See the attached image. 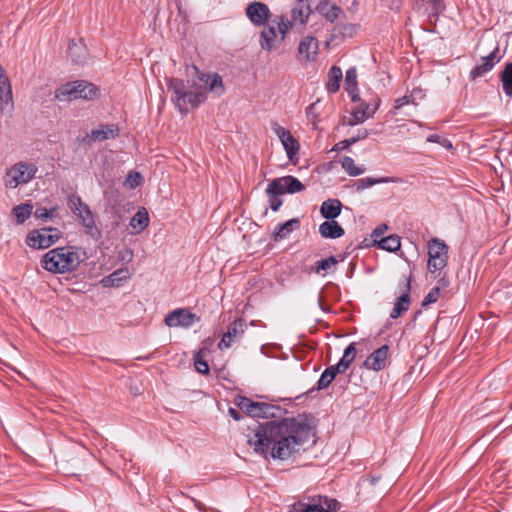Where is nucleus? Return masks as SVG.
Instances as JSON below:
<instances>
[{"label":"nucleus","instance_id":"obj_1","mask_svg":"<svg viewBox=\"0 0 512 512\" xmlns=\"http://www.w3.org/2000/svg\"><path fill=\"white\" fill-rule=\"evenodd\" d=\"M314 436L307 419L299 415L259 424L248 443L256 453L284 461L306 451L315 443Z\"/></svg>","mask_w":512,"mask_h":512},{"label":"nucleus","instance_id":"obj_2","mask_svg":"<svg viewBox=\"0 0 512 512\" xmlns=\"http://www.w3.org/2000/svg\"><path fill=\"white\" fill-rule=\"evenodd\" d=\"M82 259L75 246H63L49 250L41 259L44 270L54 274H64L77 269Z\"/></svg>","mask_w":512,"mask_h":512},{"label":"nucleus","instance_id":"obj_3","mask_svg":"<svg viewBox=\"0 0 512 512\" xmlns=\"http://www.w3.org/2000/svg\"><path fill=\"white\" fill-rule=\"evenodd\" d=\"M168 90L172 92V101L182 114H187L190 110L198 107L206 99V92L198 89L194 92L186 90L183 80L172 78L169 80Z\"/></svg>","mask_w":512,"mask_h":512},{"label":"nucleus","instance_id":"obj_4","mask_svg":"<svg viewBox=\"0 0 512 512\" xmlns=\"http://www.w3.org/2000/svg\"><path fill=\"white\" fill-rule=\"evenodd\" d=\"M67 205L71 212L79 219L85 234L93 240H100L102 232L96 224L95 215L81 197L77 194L68 195Z\"/></svg>","mask_w":512,"mask_h":512},{"label":"nucleus","instance_id":"obj_5","mask_svg":"<svg viewBox=\"0 0 512 512\" xmlns=\"http://www.w3.org/2000/svg\"><path fill=\"white\" fill-rule=\"evenodd\" d=\"M98 88L91 82L76 80L62 84L55 90V99L70 102L77 99L93 100L98 96Z\"/></svg>","mask_w":512,"mask_h":512},{"label":"nucleus","instance_id":"obj_6","mask_svg":"<svg viewBox=\"0 0 512 512\" xmlns=\"http://www.w3.org/2000/svg\"><path fill=\"white\" fill-rule=\"evenodd\" d=\"M234 404L252 418H275L282 412V408L278 405L256 402L242 395L234 398Z\"/></svg>","mask_w":512,"mask_h":512},{"label":"nucleus","instance_id":"obj_7","mask_svg":"<svg viewBox=\"0 0 512 512\" xmlns=\"http://www.w3.org/2000/svg\"><path fill=\"white\" fill-rule=\"evenodd\" d=\"M340 502L324 495L308 496L294 503L290 512H338Z\"/></svg>","mask_w":512,"mask_h":512},{"label":"nucleus","instance_id":"obj_8","mask_svg":"<svg viewBox=\"0 0 512 512\" xmlns=\"http://www.w3.org/2000/svg\"><path fill=\"white\" fill-rule=\"evenodd\" d=\"M37 170L33 163L18 162L6 171L5 186L14 189L20 184H26L35 177Z\"/></svg>","mask_w":512,"mask_h":512},{"label":"nucleus","instance_id":"obj_9","mask_svg":"<svg viewBox=\"0 0 512 512\" xmlns=\"http://www.w3.org/2000/svg\"><path fill=\"white\" fill-rule=\"evenodd\" d=\"M62 237V232L55 227H44L30 231L25 239L27 246L33 249H46Z\"/></svg>","mask_w":512,"mask_h":512},{"label":"nucleus","instance_id":"obj_10","mask_svg":"<svg viewBox=\"0 0 512 512\" xmlns=\"http://www.w3.org/2000/svg\"><path fill=\"white\" fill-rule=\"evenodd\" d=\"M448 249L447 244L439 238L434 237L428 242L427 266L431 273L442 271L447 266Z\"/></svg>","mask_w":512,"mask_h":512},{"label":"nucleus","instance_id":"obj_11","mask_svg":"<svg viewBox=\"0 0 512 512\" xmlns=\"http://www.w3.org/2000/svg\"><path fill=\"white\" fill-rule=\"evenodd\" d=\"M381 100L376 94H371L368 99H363L359 106L351 113V118L347 121V125L355 126L361 124L367 119L373 117L380 106Z\"/></svg>","mask_w":512,"mask_h":512},{"label":"nucleus","instance_id":"obj_12","mask_svg":"<svg viewBox=\"0 0 512 512\" xmlns=\"http://www.w3.org/2000/svg\"><path fill=\"white\" fill-rule=\"evenodd\" d=\"M120 129L116 124L100 125L99 128L91 130L86 134L81 142L86 146H91L94 142H102L108 139H115L119 136Z\"/></svg>","mask_w":512,"mask_h":512},{"label":"nucleus","instance_id":"obj_13","mask_svg":"<svg viewBox=\"0 0 512 512\" xmlns=\"http://www.w3.org/2000/svg\"><path fill=\"white\" fill-rule=\"evenodd\" d=\"M198 321L199 317L185 308H177L169 312L164 319V323L168 327L188 328Z\"/></svg>","mask_w":512,"mask_h":512},{"label":"nucleus","instance_id":"obj_14","mask_svg":"<svg viewBox=\"0 0 512 512\" xmlns=\"http://www.w3.org/2000/svg\"><path fill=\"white\" fill-rule=\"evenodd\" d=\"M499 55V46L497 45L489 55L481 58V63L477 64L469 73V78L474 81L490 72L494 66L501 60Z\"/></svg>","mask_w":512,"mask_h":512},{"label":"nucleus","instance_id":"obj_15","mask_svg":"<svg viewBox=\"0 0 512 512\" xmlns=\"http://www.w3.org/2000/svg\"><path fill=\"white\" fill-rule=\"evenodd\" d=\"M246 329V322L244 319L239 318L232 322L227 329V332L223 334L222 339L218 343L220 350L228 349L232 344L239 340Z\"/></svg>","mask_w":512,"mask_h":512},{"label":"nucleus","instance_id":"obj_16","mask_svg":"<svg viewBox=\"0 0 512 512\" xmlns=\"http://www.w3.org/2000/svg\"><path fill=\"white\" fill-rule=\"evenodd\" d=\"M186 72L189 77H196L198 79L201 83L200 88L204 87V91L206 89L213 91L216 87H222V79L217 74L211 77L208 74L202 73L195 65L187 66ZM193 83L196 84L195 79H193Z\"/></svg>","mask_w":512,"mask_h":512},{"label":"nucleus","instance_id":"obj_17","mask_svg":"<svg viewBox=\"0 0 512 512\" xmlns=\"http://www.w3.org/2000/svg\"><path fill=\"white\" fill-rule=\"evenodd\" d=\"M273 130L280 139L286 151L287 157L292 160L299 151L298 141L294 138L289 130H286L284 127L278 125L277 123L273 125Z\"/></svg>","mask_w":512,"mask_h":512},{"label":"nucleus","instance_id":"obj_18","mask_svg":"<svg viewBox=\"0 0 512 512\" xmlns=\"http://www.w3.org/2000/svg\"><path fill=\"white\" fill-rule=\"evenodd\" d=\"M246 15L255 26H263L269 19L271 13L266 4L254 1L248 4Z\"/></svg>","mask_w":512,"mask_h":512},{"label":"nucleus","instance_id":"obj_19","mask_svg":"<svg viewBox=\"0 0 512 512\" xmlns=\"http://www.w3.org/2000/svg\"><path fill=\"white\" fill-rule=\"evenodd\" d=\"M270 183L272 184V187L278 189L282 195L285 193L294 194L305 189V186L301 181L290 175L275 178Z\"/></svg>","mask_w":512,"mask_h":512},{"label":"nucleus","instance_id":"obj_20","mask_svg":"<svg viewBox=\"0 0 512 512\" xmlns=\"http://www.w3.org/2000/svg\"><path fill=\"white\" fill-rule=\"evenodd\" d=\"M388 350V345H383L376 349L365 359L364 367L373 371L383 370L386 366Z\"/></svg>","mask_w":512,"mask_h":512},{"label":"nucleus","instance_id":"obj_21","mask_svg":"<svg viewBox=\"0 0 512 512\" xmlns=\"http://www.w3.org/2000/svg\"><path fill=\"white\" fill-rule=\"evenodd\" d=\"M410 289L411 282L410 279H407L404 284V291L402 295L397 298V301L394 304V307L390 313V317L392 319H397L404 312H406L410 307Z\"/></svg>","mask_w":512,"mask_h":512},{"label":"nucleus","instance_id":"obj_22","mask_svg":"<svg viewBox=\"0 0 512 512\" xmlns=\"http://www.w3.org/2000/svg\"><path fill=\"white\" fill-rule=\"evenodd\" d=\"M0 104L2 112H11L13 109V93L8 76L0 78Z\"/></svg>","mask_w":512,"mask_h":512},{"label":"nucleus","instance_id":"obj_23","mask_svg":"<svg viewBox=\"0 0 512 512\" xmlns=\"http://www.w3.org/2000/svg\"><path fill=\"white\" fill-rule=\"evenodd\" d=\"M318 52V40L312 36L304 37L298 46V53L304 57L306 61H312Z\"/></svg>","mask_w":512,"mask_h":512},{"label":"nucleus","instance_id":"obj_24","mask_svg":"<svg viewBox=\"0 0 512 512\" xmlns=\"http://www.w3.org/2000/svg\"><path fill=\"white\" fill-rule=\"evenodd\" d=\"M311 8L307 0H298L291 10L292 22L304 25L307 23Z\"/></svg>","mask_w":512,"mask_h":512},{"label":"nucleus","instance_id":"obj_25","mask_svg":"<svg viewBox=\"0 0 512 512\" xmlns=\"http://www.w3.org/2000/svg\"><path fill=\"white\" fill-rule=\"evenodd\" d=\"M319 233L327 239H337L345 234L344 229L335 220H327L320 224Z\"/></svg>","mask_w":512,"mask_h":512},{"label":"nucleus","instance_id":"obj_26","mask_svg":"<svg viewBox=\"0 0 512 512\" xmlns=\"http://www.w3.org/2000/svg\"><path fill=\"white\" fill-rule=\"evenodd\" d=\"M342 207L343 205L340 200L328 199L321 204L320 213L323 218L334 220L340 215Z\"/></svg>","mask_w":512,"mask_h":512},{"label":"nucleus","instance_id":"obj_27","mask_svg":"<svg viewBox=\"0 0 512 512\" xmlns=\"http://www.w3.org/2000/svg\"><path fill=\"white\" fill-rule=\"evenodd\" d=\"M300 227V221L298 218H293L285 223L278 224L272 234L275 241L286 238L290 233Z\"/></svg>","mask_w":512,"mask_h":512},{"label":"nucleus","instance_id":"obj_28","mask_svg":"<svg viewBox=\"0 0 512 512\" xmlns=\"http://www.w3.org/2000/svg\"><path fill=\"white\" fill-rule=\"evenodd\" d=\"M276 40L277 32L274 25H268L262 30L260 34V46L263 50L271 51L275 47Z\"/></svg>","mask_w":512,"mask_h":512},{"label":"nucleus","instance_id":"obj_29","mask_svg":"<svg viewBox=\"0 0 512 512\" xmlns=\"http://www.w3.org/2000/svg\"><path fill=\"white\" fill-rule=\"evenodd\" d=\"M499 79L502 85V90L505 96L512 97V61L504 65L502 71L499 73Z\"/></svg>","mask_w":512,"mask_h":512},{"label":"nucleus","instance_id":"obj_30","mask_svg":"<svg viewBox=\"0 0 512 512\" xmlns=\"http://www.w3.org/2000/svg\"><path fill=\"white\" fill-rule=\"evenodd\" d=\"M342 70L338 66H332L328 72V81L326 89L329 93H336L340 89V82L342 80Z\"/></svg>","mask_w":512,"mask_h":512},{"label":"nucleus","instance_id":"obj_31","mask_svg":"<svg viewBox=\"0 0 512 512\" xmlns=\"http://www.w3.org/2000/svg\"><path fill=\"white\" fill-rule=\"evenodd\" d=\"M400 181L399 178L396 177H379V178H373V177H364L356 181L355 185L357 187V190H363L369 187H372L376 184H382V183H398Z\"/></svg>","mask_w":512,"mask_h":512},{"label":"nucleus","instance_id":"obj_32","mask_svg":"<svg viewBox=\"0 0 512 512\" xmlns=\"http://www.w3.org/2000/svg\"><path fill=\"white\" fill-rule=\"evenodd\" d=\"M316 10L319 14L324 16L328 21L333 22L341 13V8L330 4L329 1H321L317 7Z\"/></svg>","mask_w":512,"mask_h":512},{"label":"nucleus","instance_id":"obj_33","mask_svg":"<svg viewBox=\"0 0 512 512\" xmlns=\"http://www.w3.org/2000/svg\"><path fill=\"white\" fill-rule=\"evenodd\" d=\"M129 277L128 269H118L104 277L102 283L105 287H119L122 281L127 280Z\"/></svg>","mask_w":512,"mask_h":512},{"label":"nucleus","instance_id":"obj_34","mask_svg":"<svg viewBox=\"0 0 512 512\" xmlns=\"http://www.w3.org/2000/svg\"><path fill=\"white\" fill-rule=\"evenodd\" d=\"M149 225V215L145 208L139 209L131 218L130 226L138 228V232L144 230Z\"/></svg>","mask_w":512,"mask_h":512},{"label":"nucleus","instance_id":"obj_35","mask_svg":"<svg viewBox=\"0 0 512 512\" xmlns=\"http://www.w3.org/2000/svg\"><path fill=\"white\" fill-rule=\"evenodd\" d=\"M33 205L30 203H21L13 208V214L16 217L17 224H23L32 214Z\"/></svg>","mask_w":512,"mask_h":512},{"label":"nucleus","instance_id":"obj_36","mask_svg":"<svg viewBox=\"0 0 512 512\" xmlns=\"http://www.w3.org/2000/svg\"><path fill=\"white\" fill-rule=\"evenodd\" d=\"M378 246L383 250L396 252L401 247L400 237L396 234L384 237L379 241Z\"/></svg>","mask_w":512,"mask_h":512},{"label":"nucleus","instance_id":"obj_37","mask_svg":"<svg viewBox=\"0 0 512 512\" xmlns=\"http://www.w3.org/2000/svg\"><path fill=\"white\" fill-rule=\"evenodd\" d=\"M342 168L348 173V175L356 177L363 174L366 171L365 167H358L355 165L353 158L344 156L340 160Z\"/></svg>","mask_w":512,"mask_h":512},{"label":"nucleus","instance_id":"obj_38","mask_svg":"<svg viewBox=\"0 0 512 512\" xmlns=\"http://www.w3.org/2000/svg\"><path fill=\"white\" fill-rule=\"evenodd\" d=\"M208 353L207 348H202L194 355V367L197 370V372L201 374H208L209 373V365L207 361L205 360V356Z\"/></svg>","mask_w":512,"mask_h":512},{"label":"nucleus","instance_id":"obj_39","mask_svg":"<svg viewBox=\"0 0 512 512\" xmlns=\"http://www.w3.org/2000/svg\"><path fill=\"white\" fill-rule=\"evenodd\" d=\"M266 194L269 198L270 208L274 212H277L283 203L282 199L280 198L282 194L278 189L273 188L271 183L267 185Z\"/></svg>","mask_w":512,"mask_h":512},{"label":"nucleus","instance_id":"obj_40","mask_svg":"<svg viewBox=\"0 0 512 512\" xmlns=\"http://www.w3.org/2000/svg\"><path fill=\"white\" fill-rule=\"evenodd\" d=\"M337 372L335 369L330 365L328 366L321 374L318 382H317V390H323L326 389L331 382L335 379L337 376Z\"/></svg>","mask_w":512,"mask_h":512},{"label":"nucleus","instance_id":"obj_41","mask_svg":"<svg viewBox=\"0 0 512 512\" xmlns=\"http://www.w3.org/2000/svg\"><path fill=\"white\" fill-rule=\"evenodd\" d=\"M338 260L335 256L331 255L325 259L319 260L315 263V266L312 268V270L316 274L325 275L326 271L330 269L332 266L337 265Z\"/></svg>","mask_w":512,"mask_h":512},{"label":"nucleus","instance_id":"obj_42","mask_svg":"<svg viewBox=\"0 0 512 512\" xmlns=\"http://www.w3.org/2000/svg\"><path fill=\"white\" fill-rule=\"evenodd\" d=\"M293 23L294 22L287 20L286 17L283 15L278 16L276 19L272 21V25H274L277 28L278 32L281 34V41H284L285 36L289 29L292 27Z\"/></svg>","mask_w":512,"mask_h":512},{"label":"nucleus","instance_id":"obj_43","mask_svg":"<svg viewBox=\"0 0 512 512\" xmlns=\"http://www.w3.org/2000/svg\"><path fill=\"white\" fill-rule=\"evenodd\" d=\"M416 93H421L420 88H415L412 90L410 95H404L400 98H397L394 102V111L400 110L403 106L408 104L416 105Z\"/></svg>","mask_w":512,"mask_h":512},{"label":"nucleus","instance_id":"obj_44","mask_svg":"<svg viewBox=\"0 0 512 512\" xmlns=\"http://www.w3.org/2000/svg\"><path fill=\"white\" fill-rule=\"evenodd\" d=\"M57 214H58L57 206H55L51 209H47L45 207H38V208H36V210L34 212V216L37 219H40L42 221H46L48 219H53V218L57 217Z\"/></svg>","mask_w":512,"mask_h":512},{"label":"nucleus","instance_id":"obj_45","mask_svg":"<svg viewBox=\"0 0 512 512\" xmlns=\"http://www.w3.org/2000/svg\"><path fill=\"white\" fill-rule=\"evenodd\" d=\"M426 141L429 143H437L447 150L453 149L452 142L448 138H446L445 136H442V135L430 134L427 136Z\"/></svg>","mask_w":512,"mask_h":512},{"label":"nucleus","instance_id":"obj_46","mask_svg":"<svg viewBox=\"0 0 512 512\" xmlns=\"http://www.w3.org/2000/svg\"><path fill=\"white\" fill-rule=\"evenodd\" d=\"M318 103H319V100L310 104L306 109L307 118L311 122L313 129L318 128V122L320 121L319 115L317 113Z\"/></svg>","mask_w":512,"mask_h":512},{"label":"nucleus","instance_id":"obj_47","mask_svg":"<svg viewBox=\"0 0 512 512\" xmlns=\"http://www.w3.org/2000/svg\"><path fill=\"white\" fill-rule=\"evenodd\" d=\"M440 297V286L432 288L422 301V306L427 307L435 303Z\"/></svg>","mask_w":512,"mask_h":512},{"label":"nucleus","instance_id":"obj_48","mask_svg":"<svg viewBox=\"0 0 512 512\" xmlns=\"http://www.w3.org/2000/svg\"><path fill=\"white\" fill-rule=\"evenodd\" d=\"M142 182V176L138 172L130 171L126 177L125 184L134 189Z\"/></svg>","mask_w":512,"mask_h":512},{"label":"nucleus","instance_id":"obj_49","mask_svg":"<svg viewBox=\"0 0 512 512\" xmlns=\"http://www.w3.org/2000/svg\"><path fill=\"white\" fill-rule=\"evenodd\" d=\"M357 85V70L355 67H350L345 74V88Z\"/></svg>","mask_w":512,"mask_h":512},{"label":"nucleus","instance_id":"obj_50","mask_svg":"<svg viewBox=\"0 0 512 512\" xmlns=\"http://www.w3.org/2000/svg\"><path fill=\"white\" fill-rule=\"evenodd\" d=\"M352 362V360H349L346 356L343 355L337 364L331 366L335 369V371L338 374H341L347 371Z\"/></svg>","mask_w":512,"mask_h":512},{"label":"nucleus","instance_id":"obj_51","mask_svg":"<svg viewBox=\"0 0 512 512\" xmlns=\"http://www.w3.org/2000/svg\"><path fill=\"white\" fill-rule=\"evenodd\" d=\"M345 90L348 93V95L350 96L352 102L360 103L361 101H363V99H361L360 95H359L358 85L352 86V87H346Z\"/></svg>","mask_w":512,"mask_h":512},{"label":"nucleus","instance_id":"obj_52","mask_svg":"<svg viewBox=\"0 0 512 512\" xmlns=\"http://www.w3.org/2000/svg\"><path fill=\"white\" fill-rule=\"evenodd\" d=\"M345 90L348 93V95L350 96L352 102L360 103L361 101H363V99H361L360 95H359L358 85L352 86V87H346Z\"/></svg>","mask_w":512,"mask_h":512},{"label":"nucleus","instance_id":"obj_53","mask_svg":"<svg viewBox=\"0 0 512 512\" xmlns=\"http://www.w3.org/2000/svg\"><path fill=\"white\" fill-rule=\"evenodd\" d=\"M357 354L356 344L354 342L350 343L344 350V356H346L349 360H354Z\"/></svg>","mask_w":512,"mask_h":512},{"label":"nucleus","instance_id":"obj_54","mask_svg":"<svg viewBox=\"0 0 512 512\" xmlns=\"http://www.w3.org/2000/svg\"><path fill=\"white\" fill-rule=\"evenodd\" d=\"M353 144H354V143H353V140H352V139H351V137H350V138H348V139H344V140H342V141L338 142V143L334 146L333 150H336V151H340V150H347V149H349V148H350V146H351V145H353Z\"/></svg>","mask_w":512,"mask_h":512},{"label":"nucleus","instance_id":"obj_55","mask_svg":"<svg viewBox=\"0 0 512 512\" xmlns=\"http://www.w3.org/2000/svg\"><path fill=\"white\" fill-rule=\"evenodd\" d=\"M368 135H369L368 130L366 128H361V129L357 130L356 135L351 136V139L353 140V143L355 144L356 142H358L360 140L366 139L368 137Z\"/></svg>","mask_w":512,"mask_h":512},{"label":"nucleus","instance_id":"obj_56","mask_svg":"<svg viewBox=\"0 0 512 512\" xmlns=\"http://www.w3.org/2000/svg\"><path fill=\"white\" fill-rule=\"evenodd\" d=\"M228 414L230 415V417H232V418H233L234 420H236V421H239V420H241V419H242V415H241V414H240V412H239L237 409H235V408L230 407V408L228 409Z\"/></svg>","mask_w":512,"mask_h":512},{"label":"nucleus","instance_id":"obj_57","mask_svg":"<svg viewBox=\"0 0 512 512\" xmlns=\"http://www.w3.org/2000/svg\"><path fill=\"white\" fill-rule=\"evenodd\" d=\"M387 229V226L386 225H383L382 227L379 226L377 228H375V230L373 231V235H376V236H379L383 233L384 230Z\"/></svg>","mask_w":512,"mask_h":512},{"label":"nucleus","instance_id":"obj_58","mask_svg":"<svg viewBox=\"0 0 512 512\" xmlns=\"http://www.w3.org/2000/svg\"><path fill=\"white\" fill-rule=\"evenodd\" d=\"M193 500V503L194 505L196 506V508L200 511H205V506L203 503H201L200 501L196 500V499H192Z\"/></svg>","mask_w":512,"mask_h":512},{"label":"nucleus","instance_id":"obj_59","mask_svg":"<svg viewBox=\"0 0 512 512\" xmlns=\"http://www.w3.org/2000/svg\"><path fill=\"white\" fill-rule=\"evenodd\" d=\"M75 47H76V44L74 42L69 44V55L71 57H72V53H73V50H74Z\"/></svg>","mask_w":512,"mask_h":512},{"label":"nucleus","instance_id":"obj_60","mask_svg":"<svg viewBox=\"0 0 512 512\" xmlns=\"http://www.w3.org/2000/svg\"><path fill=\"white\" fill-rule=\"evenodd\" d=\"M7 76L2 65L0 64V78Z\"/></svg>","mask_w":512,"mask_h":512},{"label":"nucleus","instance_id":"obj_61","mask_svg":"<svg viewBox=\"0 0 512 512\" xmlns=\"http://www.w3.org/2000/svg\"><path fill=\"white\" fill-rule=\"evenodd\" d=\"M438 283L441 285V287H446L447 286V282L445 281L444 278L440 279Z\"/></svg>","mask_w":512,"mask_h":512},{"label":"nucleus","instance_id":"obj_62","mask_svg":"<svg viewBox=\"0 0 512 512\" xmlns=\"http://www.w3.org/2000/svg\"><path fill=\"white\" fill-rule=\"evenodd\" d=\"M423 97H424V95H423V93H422V92H421V93H416V99H417V98L421 99V98H423Z\"/></svg>","mask_w":512,"mask_h":512},{"label":"nucleus","instance_id":"obj_63","mask_svg":"<svg viewBox=\"0 0 512 512\" xmlns=\"http://www.w3.org/2000/svg\"><path fill=\"white\" fill-rule=\"evenodd\" d=\"M72 61H73V62H75V63H78V62H79V60H78V59L73 58V57H72Z\"/></svg>","mask_w":512,"mask_h":512}]
</instances>
